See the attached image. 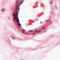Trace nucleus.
I'll return each instance as SVG.
<instances>
[{
	"label": "nucleus",
	"mask_w": 60,
	"mask_h": 60,
	"mask_svg": "<svg viewBox=\"0 0 60 60\" xmlns=\"http://www.w3.org/2000/svg\"><path fill=\"white\" fill-rule=\"evenodd\" d=\"M15 19L17 21L18 25L19 27V26H21V24L19 23V20L18 19V17H17V11L16 12V14H15L14 18V20H15Z\"/></svg>",
	"instance_id": "nucleus-1"
},
{
	"label": "nucleus",
	"mask_w": 60,
	"mask_h": 60,
	"mask_svg": "<svg viewBox=\"0 0 60 60\" xmlns=\"http://www.w3.org/2000/svg\"><path fill=\"white\" fill-rule=\"evenodd\" d=\"M18 6H17V7H16V11H17V9H18Z\"/></svg>",
	"instance_id": "nucleus-2"
},
{
	"label": "nucleus",
	"mask_w": 60,
	"mask_h": 60,
	"mask_svg": "<svg viewBox=\"0 0 60 60\" xmlns=\"http://www.w3.org/2000/svg\"><path fill=\"white\" fill-rule=\"evenodd\" d=\"M18 1H19V0H17L16 1V4H17L18 3Z\"/></svg>",
	"instance_id": "nucleus-3"
},
{
	"label": "nucleus",
	"mask_w": 60,
	"mask_h": 60,
	"mask_svg": "<svg viewBox=\"0 0 60 60\" xmlns=\"http://www.w3.org/2000/svg\"><path fill=\"white\" fill-rule=\"evenodd\" d=\"M4 11V9H3V10H2V11Z\"/></svg>",
	"instance_id": "nucleus-4"
},
{
	"label": "nucleus",
	"mask_w": 60,
	"mask_h": 60,
	"mask_svg": "<svg viewBox=\"0 0 60 60\" xmlns=\"http://www.w3.org/2000/svg\"><path fill=\"white\" fill-rule=\"evenodd\" d=\"M13 16L14 17V13H13Z\"/></svg>",
	"instance_id": "nucleus-5"
},
{
	"label": "nucleus",
	"mask_w": 60,
	"mask_h": 60,
	"mask_svg": "<svg viewBox=\"0 0 60 60\" xmlns=\"http://www.w3.org/2000/svg\"><path fill=\"white\" fill-rule=\"evenodd\" d=\"M15 39L14 37H13L12 38V39Z\"/></svg>",
	"instance_id": "nucleus-6"
},
{
	"label": "nucleus",
	"mask_w": 60,
	"mask_h": 60,
	"mask_svg": "<svg viewBox=\"0 0 60 60\" xmlns=\"http://www.w3.org/2000/svg\"><path fill=\"white\" fill-rule=\"evenodd\" d=\"M30 32H33V30H31L29 31Z\"/></svg>",
	"instance_id": "nucleus-7"
},
{
	"label": "nucleus",
	"mask_w": 60,
	"mask_h": 60,
	"mask_svg": "<svg viewBox=\"0 0 60 60\" xmlns=\"http://www.w3.org/2000/svg\"><path fill=\"white\" fill-rule=\"evenodd\" d=\"M50 4H52L53 3L52 2H51L50 3Z\"/></svg>",
	"instance_id": "nucleus-8"
},
{
	"label": "nucleus",
	"mask_w": 60,
	"mask_h": 60,
	"mask_svg": "<svg viewBox=\"0 0 60 60\" xmlns=\"http://www.w3.org/2000/svg\"><path fill=\"white\" fill-rule=\"evenodd\" d=\"M49 20H47L46 21V22H49Z\"/></svg>",
	"instance_id": "nucleus-9"
},
{
	"label": "nucleus",
	"mask_w": 60,
	"mask_h": 60,
	"mask_svg": "<svg viewBox=\"0 0 60 60\" xmlns=\"http://www.w3.org/2000/svg\"><path fill=\"white\" fill-rule=\"evenodd\" d=\"M45 27H43V29H45Z\"/></svg>",
	"instance_id": "nucleus-10"
},
{
	"label": "nucleus",
	"mask_w": 60,
	"mask_h": 60,
	"mask_svg": "<svg viewBox=\"0 0 60 60\" xmlns=\"http://www.w3.org/2000/svg\"><path fill=\"white\" fill-rule=\"evenodd\" d=\"M23 33V34H25V33H24V32H22Z\"/></svg>",
	"instance_id": "nucleus-11"
},
{
	"label": "nucleus",
	"mask_w": 60,
	"mask_h": 60,
	"mask_svg": "<svg viewBox=\"0 0 60 60\" xmlns=\"http://www.w3.org/2000/svg\"><path fill=\"white\" fill-rule=\"evenodd\" d=\"M35 31H36V32H37V30H36Z\"/></svg>",
	"instance_id": "nucleus-12"
},
{
	"label": "nucleus",
	"mask_w": 60,
	"mask_h": 60,
	"mask_svg": "<svg viewBox=\"0 0 60 60\" xmlns=\"http://www.w3.org/2000/svg\"><path fill=\"white\" fill-rule=\"evenodd\" d=\"M39 32H40V31H38V33H39Z\"/></svg>",
	"instance_id": "nucleus-13"
},
{
	"label": "nucleus",
	"mask_w": 60,
	"mask_h": 60,
	"mask_svg": "<svg viewBox=\"0 0 60 60\" xmlns=\"http://www.w3.org/2000/svg\"><path fill=\"white\" fill-rule=\"evenodd\" d=\"M22 32H24V30H22Z\"/></svg>",
	"instance_id": "nucleus-14"
},
{
	"label": "nucleus",
	"mask_w": 60,
	"mask_h": 60,
	"mask_svg": "<svg viewBox=\"0 0 60 60\" xmlns=\"http://www.w3.org/2000/svg\"><path fill=\"white\" fill-rule=\"evenodd\" d=\"M23 3V1L22 2H21V4H22V3Z\"/></svg>",
	"instance_id": "nucleus-15"
},
{
	"label": "nucleus",
	"mask_w": 60,
	"mask_h": 60,
	"mask_svg": "<svg viewBox=\"0 0 60 60\" xmlns=\"http://www.w3.org/2000/svg\"><path fill=\"white\" fill-rule=\"evenodd\" d=\"M34 34H33V35H34Z\"/></svg>",
	"instance_id": "nucleus-16"
},
{
	"label": "nucleus",
	"mask_w": 60,
	"mask_h": 60,
	"mask_svg": "<svg viewBox=\"0 0 60 60\" xmlns=\"http://www.w3.org/2000/svg\"><path fill=\"white\" fill-rule=\"evenodd\" d=\"M18 10H19V9H18Z\"/></svg>",
	"instance_id": "nucleus-17"
}]
</instances>
